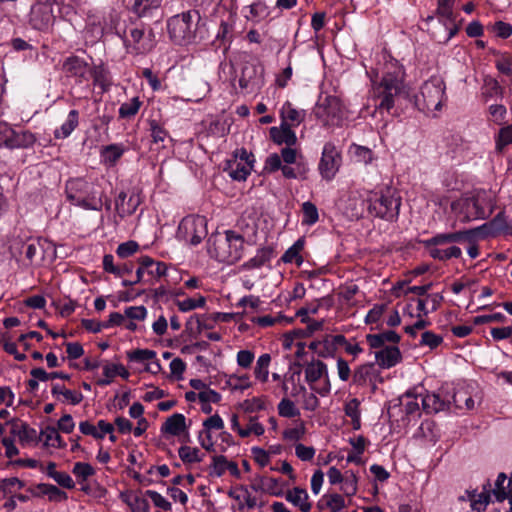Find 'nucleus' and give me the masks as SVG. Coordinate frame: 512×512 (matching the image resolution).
Here are the masks:
<instances>
[{"label":"nucleus","mask_w":512,"mask_h":512,"mask_svg":"<svg viewBox=\"0 0 512 512\" xmlns=\"http://www.w3.org/2000/svg\"><path fill=\"white\" fill-rule=\"evenodd\" d=\"M403 66L386 50L377 55V65L371 71V97L380 112L394 107L396 99L405 93Z\"/></svg>","instance_id":"nucleus-1"},{"label":"nucleus","mask_w":512,"mask_h":512,"mask_svg":"<svg viewBox=\"0 0 512 512\" xmlns=\"http://www.w3.org/2000/svg\"><path fill=\"white\" fill-rule=\"evenodd\" d=\"M244 243L241 234L233 230H226L224 233H216L210 236L207 251L212 258L219 262L234 264L243 256Z\"/></svg>","instance_id":"nucleus-2"},{"label":"nucleus","mask_w":512,"mask_h":512,"mask_svg":"<svg viewBox=\"0 0 512 512\" xmlns=\"http://www.w3.org/2000/svg\"><path fill=\"white\" fill-rule=\"evenodd\" d=\"M65 194L67 200L74 206L94 211L102 209L103 192L95 182L80 177L69 179L65 184Z\"/></svg>","instance_id":"nucleus-3"},{"label":"nucleus","mask_w":512,"mask_h":512,"mask_svg":"<svg viewBox=\"0 0 512 512\" xmlns=\"http://www.w3.org/2000/svg\"><path fill=\"white\" fill-rule=\"evenodd\" d=\"M116 33L123 40L127 53L144 55L149 53L156 45L155 33L152 28L141 22L130 21L124 27H116Z\"/></svg>","instance_id":"nucleus-4"},{"label":"nucleus","mask_w":512,"mask_h":512,"mask_svg":"<svg viewBox=\"0 0 512 512\" xmlns=\"http://www.w3.org/2000/svg\"><path fill=\"white\" fill-rule=\"evenodd\" d=\"M401 197L395 188L386 186L368 199L367 209L373 216L394 221L399 216Z\"/></svg>","instance_id":"nucleus-5"},{"label":"nucleus","mask_w":512,"mask_h":512,"mask_svg":"<svg viewBox=\"0 0 512 512\" xmlns=\"http://www.w3.org/2000/svg\"><path fill=\"white\" fill-rule=\"evenodd\" d=\"M491 200L485 190H475L465 197L451 202L454 212L463 213L465 219H486L491 213Z\"/></svg>","instance_id":"nucleus-6"},{"label":"nucleus","mask_w":512,"mask_h":512,"mask_svg":"<svg viewBox=\"0 0 512 512\" xmlns=\"http://www.w3.org/2000/svg\"><path fill=\"white\" fill-rule=\"evenodd\" d=\"M445 90L444 80L439 76H432L421 86L415 99L416 106L427 114L440 111L446 99Z\"/></svg>","instance_id":"nucleus-7"},{"label":"nucleus","mask_w":512,"mask_h":512,"mask_svg":"<svg viewBox=\"0 0 512 512\" xmlns=\"http://www.w3.org/2000/svg\"><path fill=\"white\" fill-rule=\"evenodd\" d=\"M314 116L324 127H338L344 118V107L337 96L320 97L314 110Z\"/></svg>","instance_id":"nucleus-8"},{"label":"nucleus","mask_w":512,"mask_h":512,"mask_svg":"<svg viewBox=\"0 0 512 512\" xmlns=\"http://www.w3.org/2000/svg\"><path fill=\"white\" fill-rule=\"evenodd\" d=\"M200 20V14L196 10H190L171 17L167 28L170 38L178 44L190 41L193 38L196 23Z\"/></svg>","instance_id":"nucleus-9"},{"label":"nucleus","mask_w":512,"mask_h":512,"mask_svg":"<svg viewBox=\"0 0 512 512\" xmlns=\"http://www.w3.org/2000/svg\"><path fill=\"white\" fill-rule=\"evenodd\" d=\"M207 220L204 216L189 215L178 225L177 238L191 245H198L207 236Z\"/></svg>","instance_id":"nucleus-10"},{"label":"nucleus","mask_w":512,"mask_h":512,"mask_svg":"<svg viewBox=\"0 0 512 512\" xmlns=\"http://www.w3.org/2000/svg\"><path fill=\"white\" fill-rule=\"evenodd\" d=\"M305 380L311 390L322 397L331 391L327 365L320 360H313L306 365Z\"/></svg>","instance_id":"nucleus-11"},{"label":"nucleus","mask_w":512,"mask_h":512,"mask_svg":"<svg viewBox=\"0 0 512 512\" xmlns=\"http://www.w3.org/2000/svg\"><path fill=\"white\" fill-rule=\"evenodd\" d=\"M253 154L242 148L236 150L232 158L227 160L224 171L236 181H244L253 168Z\"/></svg>","instance_id":"nucleus-12"},{"label":"nucleus","mask_w":512,"mask_h":512,"mask_svg":"<svg viewBox=\"0 0 512 512\" xmlns=\"http://www.w3.org/2000/svg\"><path fill=\"white\" fill-rule=\"evenodd\" d=\"M436 16L444 28V34L432 32V36L439 43H447L458 32L453 6L437 7Z\"/></svg>","instance_id":"nucleus-13"},{"label":"nucleus","mask_w":512,"mask_h":512,"mask_svg":"<svg viewBox=\"0 0 512 512\" xmlns=\"http://www.w3.org/2000/svg\"><path fill=\"white\" fill-rule=\"evenodd\" d=\"M340 163L341 156L335 145L331 142L326 143L323 147L322 157L319 163L321 176L326 180L333 179L339 169Z\"/></svg>","instance_id":"nucleus-14"},{"label":"nucleus","mask_w":512,"mask_h":512,"mask_svg":"<svg viewBox=\"0 0 512 512\" xmlns=\"http://www.w3.org/2000/svg\"><path fill=\"white\" fill-rule=\"evenodd\" d=\"M421 401L423 410L428 414H433L449 409L451 397L449 392L439 390L435 393L425 394Z\"/></svg>","instance_id":"nucleus-15"},{"label":"nucleus","mask_w":512,"mask_h":512,"mask_svg":"<svg viewBox=\"0 0 512 512\" xmlns=\"http://www.w3.org/2000/svg\"><path fill=\"white\" fill-rule=\"evenodd\" d=\"M224 428V422L218 414H214L208 417L203 422V429L199 432L198 439L200 445L207 451H212L214 442L212 440L211 432L213 430H222Z\"/></svg>","instance_id":"nucleus-16"},{"label":"nucleus","mask_w":512,"mask_h":512,"mask_svg":"<svg viewBox=\"0 0 512 512\" xmlns=\"http://www.w3.org/2000/svg\"><path fill=\"white\" fill-rule=\"evenodd\" d=\"M378 349L375 353V359L383 369L392 368L402 360L401 352L396 345H388Z\"/></svg>","instance_id":"nucleus-17"},{"label":"nucleus","mask_w":512,"mask_h":512,"mask_svg":"<svg viewBox=\"0 0 512 512\" xmlns=\"http://www.w3.org/2000/svg\"><path fill=\"white\" fill-rule=\"evenodd\" d=\"M88 63L79 56L71 55L67 57L63 64L62 70L71 77L84 78L88 72Z\"/></svg>","instance_id":"nucleus-18"},{"label":"nucleus","mask_w":512,"mask_h":512,"mask_svg":"<svg viewBox=\"0 0 512 512\" xmlns=\"http://www.w3.org/2000/svg\"><path fill=\"white\" fill-rule=\"evenodd\" d=\"M269 133L272 140L278 145L294 146L297 143L296 133L289 125L281 123L279 127H271Z\"/></svg>","instance_id":"nucleus-19"},{"label":"nucleus","mask_w":512,"mask_h":512,"mask_svg":"<svg viewBox=\"0 0 512 512\" xmlns=\"http://www.w3.org/2000/svg\"><path fill=\"white\" fill-rule=\"evenodd\" d=\"M281 123L296 127L300 125L305 117L306 112L302 109L295 108L290 102H285L280 110Z\"/></svg>","instance_id":"nucleus-20"},{"label":"nucleus","mask_w":512,"mask_h":512,"mask_svg":"<svg viewBox=\"0 0 512 512\" xmlns=\"http://www.w3.org/2000/svg\"><path fill=\"white\" fill-rule=\"evenodd\" d=\"M366 340L371 348L378 349L388 346V343L396 345L400 341V335L393 330H388L377 334H368Z\"/></svg>","instance_id":"nucleus-21"},{"label":"nucleus","mask_w":512,"mask_h":512,"mask_svg":"<svg viewBox=\"0 0 512 512\" xmlns=\"http://www.w3.org/2000/svg\"><path fill=\"white\" fill-rule=\"evenodd\" d=\"M442 301L443 296L439 293L427 294L425 298H417V317H424L430 312L436 311Z\"/></svg>","instance_id":"nucleus-22"},{"label":"nucleus","mask_w":512,"mask_h":512,"mask_svg":"<svg viewBox=\"0 0 512 512\" xmlns=\"http://www.w3.org/2000/svg\"><path fill=\"white\" fill-rule=\"evenodd\" d=\"M285 498L288 502L298 507L301 512H309L311 510V503L308 501V493L305 489L294 487L286 492Z\"/></svg>","instance_id":"nucleus-23"},{"label":"nucleus","mask_w":512,"mask_h":512,"mask_svg":"<svg viewBox=\"0 0 512 512\" xmlns=\"http://www.w3.org/2000/svg\"><path fill=\"white\" fill-rule=\"evenodd\" d=\"M121 499L131 508L132 512H149V502L141 492L121 493Z\"/></svg>","instance_id":"nucleus-24"},{"label":"nucleus","mask_w":512,"mask_h":512,"mask_svg":"<svg viewBox=\"0 0 512 512\" xmlns=\"http://www.w3.org/2000/svg\"><path fill=\"white\" fill-rule=\"evenodd\" d=\"M186 430V418L183 414L175 413L168 417L161 427L163 433L178 436Z\"/></svg>","instance_id":"nucleus-25"},{"label":"nucleus","mask_w":512,"mask_h":512,"mask_svg":"<svg viewBox=\"0 0 512 512\" xmlns=\"http://www.w3.org/2000/svg\"><path fill=\"white\" fill-rule=\"evenodd\" d=\"M12 248L18 249L20 254H25L26 258L32 262L38 251L42 249V244L38 238H28L25 242L14 240Z\"/></svg>","instance_id":"nucleus-26"},{"label":"nucleus","mask_w":512,"mask_h":512,"mask_svg":"<svg viewBox=\"0 0 512 512\" xmlns=\"http://www.w3.org/2000/svg\"><path fill=\"white\" fill-rule=\"evenodd\" d=\"M52 11L48 7H39L32 11L31 24L37 30H46L52 22Z\"/></svg>","instance_id":"nucleus-27"},{"label":"nucleus","mask_w":512,"mask_h":512,"mask_svg":"<svg viewBox=\"0 0 512 512\" xmlns=\"http://www.w3.org/2000/svg\"><path fill=\"white\" fill-rule=\"evenodd\" d=\"M490 486V482L488 481L487 484L483 487L484 491L478 495H476V490L466 491L473 511L481 512V510L486 508L490 502Z\"/></svg>","instance_id":"nucleus-28"},{"label":"nucleus","mask_w":512,"mask_h":512,"mask_svg":"<svg viewBox=\"0 0 512 512\" xmlns=\"http://www.w3.org/2000/svg\"><path fill=\"white\" fill-rule=\"evenodd\" d=\"M79 124V113L77 110H71L68 113L67 119L60 126V128L54 131V137L56 139H65L71 135Z\"/></svg>","instance_id":"nucleus-29"},{"label":"nucleus","mask_w":512,"mask_h":512,"mask_svg":"<svg viewBox=\"0 0 512 512\" xmlns=\"http://www.w3.org/2000/svg\"><path fill=\"white\" fill-rule=\"evenodd\" d=\"M35 142H36V137L32 132L27 131V130L17 132L13 129V135L11 137L8 148H10V149H15V148L26 149V148L32 147L35 144Z\"/></svg>","instance_id":"nucleus-30"},{"label":"nucleus","mask_w":512,"mask_h":512,"mask_svg":"<svg viewBox=\"0 0 512 512\" xmlns=\"http://www.w3.org/2000/svg\"><path fill=\"white\" fill-rule=\"evenodd\" d=\"M273 253L274 251L271 247H262L257 250L254 257L243 264V268L247 270L260 268L270 262Z\"/></svg>","instance_id":"nucleus-31"},{"label":"nucleus","mask_w":512,"mask_h":512,"mask_svg":"<svg viewBox=\"0 0 512 512\" xmlns=\"http://www.w3.org/2000/svg\"><path fill=\"white\" fill-rule=\"evenodd\" d=\"M304 246L305 239L301 237L298 240H296L294 244L285 251V253L281 257V260L284 263H295L298 267H300L303 263L301 251L304 249Z\"/></svg>","instance_id":"nucleus-32"},{"label":"nucleus","mask_w":512,"mask_h":512,"mask_svg":"<svg viewBox=\"0 0 512 512\" xmlns=\"http://www.w3.org/2000/svg\"><path fill=\"white\" fill-rule=\"evenodd\" d=\"M40 438L44 440V446L52 448H65L66 443L60 436L58 429L46 426L40 432Z\"/></svg>","instance_id":"nucleus-33"},{"label":"nucleus","mask_w":512,"mask_h":512,"mask_svg":"<svg viewBox=\"0 0 512 512\" xmlns=\"http://www.w3.org/2000/svg\"><path fill=\"white\" fill-rule=\"evenodd\" d=\"M125 148L121 144H110L102 148L101 157L103 163L108 166H114L117 161L122 157Z\"/></svg>","instance_id":"nucleus-34"},{"label":"nucleus","mask_w":512,"mask_h":512,"mask_svg":"<svg viewBox=\"0 0 512 512\" xmlns=\"http://www.w3.org/2000/svg\"><path fill=\"white\" fill-rule=\"evenodd\" d=\"M450 397L451 403L453 402L457 409L473 410L475 408V401L466 390L450 393Z\"/></svg>","instance_id":"nucleus-35"},{"label":"nucleus","mask_w":512,"mask_h":512,"mask_svg":"<svg viewBox=\"0 0 512 512\" xmlns=\"http://www.w3.org/2000/svg\"><path fill=\"white\" fill-rule=\"evenodd\" d=\"M271 362V356L268 353H264L257 359L254 374L256 379L260 382L265 383L269 377V366Z\"/></svg>","instance_id":"nucleus-36"},{"label":"nucleus","mask_w":512,"mask_h":512,"mask_svg":"<svg viewBox=\"0 0 512 512\" xmlns=\"http://www.w3.org/2000/svg\"><path fill=\"white\" fill-rule=\"evenodd\" d=\"M92 77L95 85H98L103 91H107L111 86V77L109 71L102 65L94 67Z\"/></svg>","instance_id":"nucleus-37"},{"label":"nucleus","mask_w":512,"mask_h":512,"mask_svg":"<svg viewBox=\"0 0 512 512\" xmlns=\"http://www.w3.org/2000/svg\"><path fill=\"white\" fill-rule=\"evenodd\" d=\"M161 0H135L133 4V11L139 17H146L151 14L152 10L158 9Z\"/></svg>","instance_id":"nucleus-38"},{"label":"nucleus","mask_w":512,"mask_h":512,"mask_svg":"<svg viewBox=\"0 0 512 512\" xmlns=\"http://www.w3.org/2000/svg\"><path fill=\"white\" fill-rule=\"evenodd\" d=\"M430 255L434 259L445 261L451 258H458L461 256L462 251L457 246H451L445 249L432 247L430 248Z\"/></svg>","instance_id":"nucleus-39"},{"label":"nucleus","mask_w":512,"mask_h":512,"mask_svg":"<svg viewBox=\"0 0 512 512\" xmlns=\"http://www.w3.org/2000/svg\"><path fill=\"white\" fill-rule=\"evenodd\" d=\"M178 454L184 463H199L203 460V454L196 447L181 446Z\"/></svg>","instance_id":"nucleus-40"},{"label":"nucleus","mask_w":512,"mask_h":512,"mask_svg":"<svg viewBox=\"0 0 512 512\" xmlns=\"http://www.w3.org/2000/svg\"><path fill=\"white\" fill-rule=\"evenodd\" d=\"M142 105V101L139 97H133L128 102L121 104L119 108V117L120 118H131L135 116L140 107Z\"/></svg>","instance_id":"nucleus-41"},{"label":"nucleus","mask_w":512,"mask_h":512,"mask_svg":"<svg viewBox=\"0 0 512 512\" xmlns=\"http://www.w3.org/2000/svg\"><path fill=\"white\" fill-rule=\"evenodd\" d=\"M302 213H303V218H302L303 225L312 226L319 219L318 209H317L316 205L310 201H306L302 204Z\"/></svg>","instance_id":"nucleus-42"},{"label":"nucleus","mask_w":512,"mask_h":512,"mask_svg":"<svg viewBox=\"0 0 512 512\" xmlns=\"http://www.w3.org/2000/svg\"><path fill=\"white\" fill-rule=\"evenodd\" d=\"M95 469L85 462H76L73 466L72 473L75 475L78 483L85 482L89 477L95 474Z\"/></svg>","instance_id":"nucleus-43"},{"label":"nucleus","mask_w":512,"mask_h":512,"mask_svg":"<svg viewBox=\"0 0 512 512\" xmlns=\"http://www.w3.org/2000/svg\"><path fill=\"white\" fill-rule=\"evenodd\" d=\"M265 432L264 426L258 422L256 417L249 416L247 418V425L243 428V431H240V437L246 438L250 435L261 436Z\"/></svg>","instance_id":"nucleus-44"},{"label":"nucleus","mask_w":512,"mask_h":512,"mask_svg":"<svg viewBox=\"0 0 512 512\" xmlns=\"http://www.w3.org/2000/svg\"><path fill=\"white\" fill-rule=\"evenodd\" d=\"M485 227H478L475 229L465 230V231H458L449 233L450 235V242L451 243H462V242H472L475 237L480 234L481 230Z\"/></svg>","instance_id":"nucleus-45"},{"label":"nucleus","mask_w":512,"mask_h":512,"mask_svg":"<svg viewBox=\"0 0 512 512\" xmlns=\"http://www.w3.org/2000/svg\"><path fill=\"white\" fill-rule=\"evenodd\" d=\"M510 144H512V124L499 130L495 138V149L497 152H502Z\"/></svg>","instance_id":"nucleus-46"},{"label":"nucleus","mask_w":512,"mask_h":512,"mask_svg":"<svg viewBox=\"0 0 512 512\" xmlns=\"http://www.w3.org/2000/svg\"><path fill=\"white\" fill-rule=\"evenodd\" d=\"M51 392L54 396H57L60 394L63 395L66 400L70 401L74 405L80 403L83 398V396L80 392L65 389L64 386H61L59 384L53 385Z\"/></svg>","instance_id":"nucleus-47"},{"label":"nucleus","mask_w":512,"mask_h":512,"mask_svg":"<svg viewBox=\"0 0 512 512\" xmlns=\"http://www.w3.org/2000/svg\"><path fill=\"white\" fill-rule=\"evenodd\" d=\"M357 482L358 479L355 473L352 471H346L342 481L341 491L346 496L355 495L357 493Z\"/></svg>","instance_id":"nucleus-48"},{"label":"nucleus","mask_w":512,"mask_h":512,"mask_svg":"<svg viewBox=\"0 0 512 512\" xmlns=\"http://www.w3.org/2000/svg\"><path fill=\"white\" fill-rule=\"evenodd\" d=\"M38 489L44 495H47L50 501H62L67 499V494L52 484H39Z\"/></svg>","instance_id":"nucleus-49"},{"label":"nucleus","mask_w":512,"mask_h":512,"mask_svg":"<svg viewBox=\"0 0 512 512\" xmlns=\"http://www.w3.org/2000/svg\"><path fill=\"white\" fill-rule=\"evenodd\" d=\"M278 413L282 417L294 418L300 415L298 408L294 402L288 398H283L278 404Z\"/></svg>","instance_id":"nucleus-50"},{"label":"nucleus","mask_w":512,"mask_h":512,"mask_svg":"<svg viewBox=\"0 0 512 512\" xmlns=\"http://www.w3.org/2000/svg\"><path fill=\"white\" fill-rule=\"evenodd\" d=\"M24 482L17 477L5 478L0 480V491L6 494H12L24 487Z\"/></svg>","instance_id":"nucleus-51"},{"label":"nucleus","mask_w":512,"mask_h":512,"mask_svg":"<svg viewBox=\"0 0 512 512\" xmlns=\"http://www.w3.org/2000/svg\"><path fill=\"white\" fill-rule=\"evenodd\" d=\"M506 479L507 476L505 473H499L495 482V488L492 490V493L498 502H503L505 499L509 500V492L507 493L506 487L504 486Z\"/></svg>","instance_id":"nucleus-52"},{"label":"nucleus","mask_w":512,"mask_h":512,"mask_svg":"<svg viewBox=\"0 0 512 512\" xmlns=\"http://www.w3.org/2000/svg\"><path fill=\"white\" fill-rule=\"evenodd\" d=\"M103 375L108 378L120 376L123 379H128L130 373L122 364H105L103 366Z\"/></svg>","instance_id":"nucleus-53"},{"label":"nucleus","mask_w":512,"mask_h":512,"mask_svg":"<svg viewBox=\"0 0 512 512\" xmlns=\"http://www.w3.org/2000/svg\"><path fill=\"white\" fill-rule=\"evenodd\" d=\"M373 370V364L360 365L353 373V382L358 385L365 384L367 379L371 377Z\"/></svg>","instance_id":"nucleus-54"},{"label":"nucleus","mask_w":512,"mask_h":512,"mask_svg":"<svg viewBox=\"0 0 512 512\" xmlns=\"http://www.w3.org/2000/svg\"><path fill=\"white\" fill-rule=\"evenodd\" d=\"M299 391L302 392V407L307 411H315L319 406V399L312 392H307L305 386H300Z\"/></svg>","instance_id":"nucleus-55"},{"label":"nucleus","mask_w":512,"mask_h":512,"mask_svg":"<svg viewBox=\"0 0 512 512\" xmlns=\"http://www.w3.org/2000/svg\"><path fill=\"white\" fill-rule=\"evenodd\" d=\"M156 358V352L149 349H136L128 353V359L132 362L143 363Z\"/></svg>","instance_id":"nucleus-56"},{"label":"nucleus","mask_w":512,"mask_h":512,"mask_svg":"<svg viewBox=\"0 0 512 512\" xmlns=\"http://www.w3.org/2000/svg\"><path fill=\"white\" fill-rule=\"evenodd\" d=\"M443 342L441 335L435 334L432 331H425L421 334L419 345L427 346L430 349L437 348Z\"/></svg>","instance_id":"nucleus-57"},{"label":"nucleus","mask_w":512,"mask_h":512,"mask_svg":"<svg viewBox=\"0 0 512 512\" xmlns=\"http://www.w3.org/2000/svg\"><path fill=\"white\" fill-rule=\"evenodd\" d=\"M31 376L40 381H49L54 378L69 379V376L62 372L48 373L43 368H34L30 372Z\"/></svg>","instance_id":"nucleus-58"},{"label":"nucleus","mask_w":512,"mask_h":512,"mask_svg":"<svg viewBox=\"0 0 512 512\" xmlns=\"http://www.w3.org/2000/svg\"><path fill=\"white\" fill-rule=\"evenodd\" d=\"M205 302H206L205 298L200 296L197 299L187 298L185 300L178 301L177 306L180 311L188 312V311L194 310L196 308L203 307L205 305Z\"/></svg>","instance_id":"nucleus-59"},{"label":"nucleus","mask_w":512,"mask_h":512,"mask_svg":"<svg viewBox=\"0 0 512 512\" xmlns=\"http://www.w3.org/2000/svg\"><path fill=\"white\" fill-rule=\"evenodd\" d=\"M280 170L282 171L283 176L287 179L305 177V173L307 171L306 167L304 165H301L300 163L297 164L296 168H293L288 164L282 165V168Z\"/></svg>","instance_id":"nucleus-60"},{"label":"nucleus","mask_w":512,"mask_h":512,"mask_svg":"<svg viewBox=\"0 0 512 512\" xmlns=\"http://www.w3.org/2000/svg\"><path fill=\"white\" fill-rule=\"evenodd\" d=\"M139 249V244L135 241H127V242H124V243H121L117 249H116V254L124 259V258H127L131 255H133L134 253H136Z\"/></svg>","instance_id":"nucleus-61"},{"label":"nucleus","mask_w":512,"mask_h":512,"mask_svg":"<svg viewBox=\"0 0 512 512\" xmlns=\"http://www.w3.org/2000/svg\"><path fill=\"white\" fill-rule=\"evenodd\" d=\"M145 495H147L153 502V504L164 510V511H170L172 508L171 503L166 500L160 493L154 491V490H147L145 492Z\"/></svg>","instance_id":"nucleus-62"},{"label":"nucleus","mask_w":512,"mask_h":512,"mask_svg":"<svg viewBox=\"0 0 512 512\" xmlns=\"http://www.w3.org/2000/svg\"><path fill=\"white\" fill-rule=\"evenodd\" d=\"M326 506L331 512H339L345 506L344 498L340 494L325 495Z\"/></svg>","instance_id":"nucleus-63"},{"label":"nucleus","mask_w":512,"mask_h":512,"mask_svg":"<svg viewBox=\"0 0 512 512\" xmlns=\"http://www.w3.org/2000/svg\"><path fill=\"white\" fill-rule=\"evenodd\" d=\"M496 68L502 74L512 77V56L505 55L497 59Z\"/></svg>","instance_id":"nucleus-64"}]
</instances>
